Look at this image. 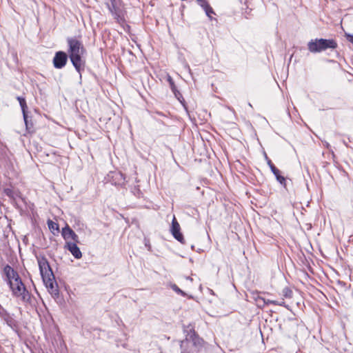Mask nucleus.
<instances>
[{"label":"nucleus","instance_id":"2eb2a0df","mask_svg":"<svg viewBox=\"0 0 353 353\" xmlns=\"http://www.w3.org/2000/svg\"><path fill=\"white\" fill-rule=\"evenodd\" d=\"M180 350V343L179 341L173 342L170 349L165 352H161L160 353H179Z\"/></svg>","mask_w":353,"mask_h":353},{"label":"nucleus","instance_id":"a878e982","mask_svg":"<svg viewBox=\"0 0 353 353\" xmlns=\"http://www.w3.org/2000/svg\"><path fill=\"white\" fill-rule=\"evenodd\" d=\"M261 299L263 300V303L265 305H270V304L274 305V303H276V301H274V300H270V299L265 300V299Z\"/></svg>","mask_w":353,"mask_h":353},{"label":"nucleus","instance_id":"aec40b11","mask_svg":"<svg viewBox=\"0 0 353 353\" xmlns=\"http://www.w3.org/2000/svg\"><path fill=\"white\" fill-rule=\"evenodd\" d=\"M48 228L51 231L57 230L59 231V225L54 221L49 220L48 221Z\"/></svg>","mask_w":353,"mask_h":353},{"label":"nucleus","instance_id":"f3484780","mask_svg":"<svg viewBox=\"0 0 353 353\" xmlns=\"http://www.w3.org/2000/svg\"><path fill=\"white\" fill-rule=\"evenodd\" d=\"M202 8H203V9L205 10L206 15H207L209 18H211V14H214L213 9L210 7V6L209 5V3H205V4L202 6Z\"/></svg>","mask_w":353,"mask_h":353},{"label":"nucleus","instance_id":"4468645a","mask_svg":"<svg viewBox=\"0 0 353 353\" xmlns=\"http://www.w3.org/2000/svg\"><path fill=\"white\" fill-rule=\"evenodd\" d=\"M24 123L26 125V130L28 132H34V123L32 120V117L29 115L26 116V117H23Z\"/></svg>","mask_w":353,"mask_h":353},{"label":"nucleus","instance_id":"412c9836","mask_svg":"<svg viewBox=\"0 0 353 353\" xmlns=\"http://www.w3.org/2000/svg\"><path fill=\"white\" fill-rule=\"evenodd\" d=\"M171 288L177 294H181L183 296H185L186 294L181 290L176 284H172Z\"/></svg>","mask_w":353,"mask_h":353},{"label":"nucleus","instance_id":"f8f14e48","mask_svg":"<svg viewBox=\"0 0 353 353\" xmlns=\"http://www.w3.org/2000/svg\"><path fill=\"white\" fill-rule=\"evenodd\" d=\"M3 272L8 279V283H10V281H15V279H18L20 277L19 274L9 265H6L4 267Z\"/></svg>","mask_w":353,"mask_h":353},{"label":"nucleus","instance_id":"c756f323","mask_svg":"<svg viewBox=\"0 0 353 353\" xmlns=\"http://www.w3.org/2000/svg\"><path fill=\"white\" fill-rule=\"evenodd\" d=\"M8 192H10V196H12V191L11 190H6V193H7V194H8V195H9Z\"/></svg>","mask_w":353,"mask_h":353},{"label":"nucleus","instance_id":"5701e85b","mask_svg":"<svg viewBox=\"0 0 353 353\" xmlns=\"http://www.w3.org/2000/svg\"><path fill=\"white\" fill-rule=\"evenodd\" d=\"M20 106L21 108L23 117H26V116L28 115L27 103L21 105Z\"/></svg>","mask_w":353,"mask_h":353},{"label":"nucleus","instance_id":"9d476101","mask_svg":"<svg viewBox=\"0 0 353 353\" xmlns=\"http://www.w3.org/2000/svg\"><path fill=\"white\" fill-rule=\"evenodd\" d=\"M61 234L65 241L72 240L73 242H79V236L68 225L62 229Z\"/></svg>","mask_w":353,"mask_h":353},{"label":"nucleus","instance_id":"c85d7f7f","mask_svg":"<svg viewBox=\"0 0 353 353\" xmlns=\"http://www.w3.org/2000/svg\"><path fill=\"white\" fill-rule=\"evenodd\" d=\"M196 1L201 7H202L205 3H208L206 0H196Z\"/></svg>","mask_w":353,"mask_h":353},{"label":"nucleus","instance_id":"9b49d317","mask_svg":"<svg viewBox=\"0 0 353 353\" xmlns=\"http://www.w3.org/2000/svg\"><path fill=\"white\" fill-rule=\"evenodd\" d=\"M65 248H67L73 256L79 259L82 257V253L75 242H66Z\"/></svg>","mask_w":353,"mask_h":353},{"label":"nucleus","instance_id":"0eeeda50","mask_svg":"<svg viewBox=\"0 0 353 353\" xmlns=\"http://www.w3.org/2000/svg\"><path fill=\"white\" fill-rule=\"evenodd\" d=\"M69 56L63 51H58L53 58V65L57 69L63 68L67 63Z\"/></svg>","mask_w":353,"mask_h":353},{"label":"nucleus","instance_id":"b1692460","mask_svg":"<svg viewBox=\"0 0 353 353\" xmlns=\"http://www.w3.org/2000/svg\"><path fill=\"white\" fill-rule=\"evenodd\" d=\"M345 37L349 42L353 44V34L345 32Z\"/></svg>","mask_w":353,"mask_h":353},{"label":"nucleus","instance_id":"f03ea898","mask_svg":"<svg viewBox=\"0 0 353 353\" xmlns=\"http://www.w3.org/2000/svg\"><path fill=\"white\" fill-rule=\"evenodd\" d=\"M40 274L48 291L54 296H59V290L52 268L45 256L37 257Z\"/></svg>","mask_w":353,"mask_h":353},{"label":"nucleus","instance_id":"dca6fc26","mask_svg":"<svg viewBox=\"0 0 353 353\" xmlns=\"http://www.w3.org/2000/svg\"><path fill=\"white\" fill-rule=\"evenodd\" d=\"M167 81H168V82L169 83V85H170L172 91L173 92L174 95L177 97L178 94H180V93L176 90V85L174 84V80L172 79V78L170 75H168Z\"/></svg>","mask_w":353,"mask_h":353},{"label":"nucleus","instance_id":"a211bd4d","mask_svg":"<svg viewBox=\"0 0 353 353\" xmlns=\"http://www.w3.org/2000/svg\"><path fill=\"white\" fill-rule=\"evenodd\" d=\"M276 179V180L284 187L286 188V179L281 175V172L279 170V172L276 174H274Z\"/></svg>","mask_w":353,"mask_h":353},{"label":"nucleus","instance_id":"7ed1b4c3","mask_svg":"<svg viewBox=\"0 0 353 353\" xmlns=\"http://www.w3.org/2000/svg\"><path fill=\"white\" fill-rule=\"evenodd\" d=\"M185 339L180 342V353H201L204 341L192 328L185 330Z\"/></svg>","mask_w":353,"mask_h":353},{"label":"nucleus","instance_id":"f257e3e1","mask_svg":"<svg viewBox=\"0 0 353 353\" xmlns=\"http://www.w3.org/2000/svg\"><path fill=\"white\" fill-rule=\"evenodd\" d=\"M68 45V56L75 70L81 74V70H83L85 63L82 60V56L85 52V49L82 42L76 37H68L67 39Z\"/></svg>","mask_w":353,"mask_h":353},{"label":"nucleus","instance_id":"6e6552de","mask_svg":"<svg viewBox=\"0 0 353 353\" xmlns=\"http://www.w3.org/2000/svg\"><path fill=\"white\" fill-rule=\"evenodd\" d=\"M171 233L172 236L176 239L178 241H179L181 243H184V238L181 232V228L179 223L177 222L175 216L173 217L172 221V226H171Z\"/></svg>","mask_w":353,"mask_h":353},{"label":"nucleus","instance_id":"39448f33","mask_svg":"<svg viewBox=\"0 0 353 353\" xmlns=\"http://www.w3.org/2000/svg\"><path fill=\"white\" fill-rule=\"evenodd\" d=\"M14 296L20 298L23 303H28L30 301V294L26 290L21 278L8 283Z\"/></svg>","mask_w":353,"mask_h":353},{"label":"nucleus","instance_id":"7c9ffc66","mask_svg":"<svg viewBox=\"0 0 353 353\" xmlns=\"http://www.w3.org/2000/svg\"><path fill=\"white\" fill-rule=\"evenodd\" d=\"M137 191L138 193L140 192V190H139V189H137Z\"/></svg>","mask_w":353,"mask_h":353},{"label":"nucleus","instance_id":"4be33fe9","mask_svg":"<svg viewBox=\"0 0 353 353\" xmlns=\"http://www.w3.org/2000/svg\"><path fill=\"white\" fill-rule=\"evenodd\" d=\"M283 295L285 298H291L292 295V291L289 288H285L283 291Z\"/></svg>","mask_w":353,"mask_h":353},{"label":"nucleus","instance_id":"bb28decb","mask_svg":"<svg viewBox=\"0 0 353 353\" xmlns=\"http://www.w3.org/2000/svg\"><path fill=\"white\" fill-rule=\"evenodd\" d=\"M274 305H281V306H284V307H287L285 304V302L283 301H276V303H274Z\"/></svg>","mask_w":353,"mask_h":353},{"label":"nucleus","instance_id":"6ab92c4d","mask_svg":"<svg viewBox=\"0 0 353 353\" xmlns=\"http://www.w3.org/2000/svg\"><path fill=\"white\" fill-rule=\"evenodd\" d=\"M265 159L267 160L268 165H269L271 171L274 174H276L279 172V169L275 167V165L272 163V161L265 154Z\"/></svg>","mask_w":353,"mask_h":353},{"label":"nucleus","instance_id":"cd10ccee","mask_svg":"<svg viewBox=\"0 0 353 353\" xmlns=\"http://www.w3.org/2000/svg\"><path fill=\"white\" fill-rule=\"evenodd\" d=\"M145 246L148 248V250H151V245L148 240L145 239Z\"/></svg>","mask_w":353,"mask_h":353},{"label":"nucleus","instance_id":"20e7f679","mask_svg":"<svg viewBox=\"0 0 353 353\" xmlns=\"http://www.w3.org/2000/svg\"><path fill=\"white\" fill-rule=\"evenodd\" d=\"M338 44L334 39H315L307 43V48L312 53H318L327 49H336Z\"/></svg>","mask_w":353,"mask_h":353},{"label":"nucleus","instance_id":"1a4fd4ad","mask_svg":"<svg viewBox=\"0 0 353 353\" xmlns=\"http://www.w3.org/2000/svg\"><path fill=\"white\" fill-rule=\"evenodd\" d=\"M107 6L114 19H119L121 16V10L118 6L117 0H108Z\"/></svg>","mask_w":353,"mask_h":353},{"label":"nucleus","instance_id":"ddd939ff","mask_svg":"<svg viewBox=\"0 0 353 353\" xmlns=\"http://www.w3.org/2000/svg\"><path fill=\"white\" fill-rule=\"evenodd\" d=\"M0 316L7 323L8 325L12 327L14 325L15 321L12 316L8 313L1 305H0Z\"/></svg>","mask_w":353,"mask_h":353},{"label":"nucleus","instance_id":"393cba45","mask_svg":"<svg viewBox=\"0 0 353 353\" xmlns=\"http://www.w3.org/2000/svg\"><path fill=\"white\" fill-rule=\"evenodd\" d=\"M17 99L18 100L20 105H23V104H26V101L25 99V98L22 97H17Z\"/></svg>","mask_w":353,"mask_h":353},{"label":"nucleus","instance_id":"423d86ee","mask_svg":"<svg viewBox=\"0 0 353 353\" xmlns=\"http://www.w3.org/2000/svg\"><path fill=\"white\" fill-rule=\"evenodd\" d=\"M106 179L112 185L116 186H122L125 184V181L124 175L119 171L110 172Z\"/></svg>","mask_w":353,"mask_h":353}]
</instances>
